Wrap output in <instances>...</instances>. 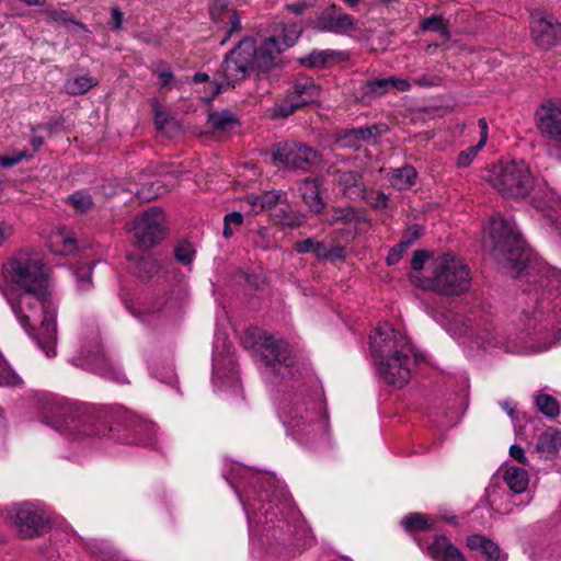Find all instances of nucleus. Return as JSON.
<instances>
[{"label":"nucleus","mask_w":561,"mask_h":561,"mask_svg":"<svg viewBox=\"0 0 561 561\" xmlns=\"http://www.w3.org/2000/svg\"><path fill=\"white\" fill-rule=\"evenodd\" d=\"M493 256L512 267L534 300L531 314L524 312L526 334L537 336L534 353L546 352L561 340V271L531 259L513 217L493 216L484 230Z\"/></svg>","instance_id":"1"},{"label":"nucleus","mask_w":561,"mask_h":561,"mask_svg":"<svg viewBox=\"0 0 561 561\" xmlns=\"http://www.w3.org/2000/svg\"><path fill=\"white\" fill-rule=\"evenodd\" d=\"M34 398L43 411L44 422L68 440L72 459H79L92 448L93 437L108 435L116 442L142 447H157L159 443L158 426L124 408L115 410L114 421L107 428L103 414L93 409L67 408L62 399L48 392H35Z\"/></svg>","instance_id":"2"},{"label":"nucleus","mask_w":561,"mask_h":561,"mask_svg":"<svg viewBox=\"0 0 561 561\" xmlns=\"http://www.w3.org/2000/svg\"><path fill=\"white\" fill-rule=\"evenodd\" d=\"M7 285L21 293L12 304V311L21 327L33 334L38 347L47 357L56 355L57 323L56 302L50 291L49 267L36 252L22 250L11 256L2 266Z\"/></svg>","instance_id":"3"},{"label":"nucleus","mask_w":561,"mask_h":561,"mask_svg":"<svg viewBox=\"0 0 561 561\" xmlns=\"http://www.w3.org/2000/svg\"><path fill=\"white\" fill-rule=\"evenodd\" d=\"M275 404L286 435L297 444L309 446L327 439L330 424L320 387L309 391L291 385L279 391Z\"/></svg>","instance_id":"4"},{"label":"nucleus","mask_w":561,"mask_h":561,"mask_svg":"<svg viewBox=\"0 0 561 561\" xmlns=\"http://www.w3.org/2000/svg\"><path fill=\"white\" fill-rule=\"evenodd\" d=\"M368 344L376 374L385 383L397 388L410 381L413 368L424 359L410 339L388 322L374 330Z\"/></svg>","instance_id":"5"},{"label":"nucleus","mask_w":561,"mask_h":561,"mask_svg":"<svg viewBox=\"0 0 561 561\" xmlns=\"http://www.w3.org/2000/svg\"><path fill=\"white\" fill-rule=\"evenodd\" d=\"M447 331L468 350L516 351L514 346H511L505 333L488 317L472 319L457 316L450 322Z\"/></svg>","instance_id":"6"},{"label":"nucleus","mask_w":561,"mask_h":561,"mask_svg":"<svg viewBox=\"0 0 561 561\" xmlns=\"http://www.w3.org/2000/svg\"><path fill=\"white\" fill-rule=\"evenodd\" d=\"M471 285L468 266L456 255L446 253L432 260L430 276L420 279L419 286L444 296H458Z\"/></svg>","instance_id":"7"},{"label":"nucleus","mask_w":561,"mask_h":561,"mask_svg":"<svg viewBox=\"0 0 561 561\" xmlns=\"http://www.w3.org/2000/svg\"><path fill=\"white\" fill-rule=\"evenodd\" d=\"M243 345L254 352L260 357V362L267 371L276 375L285 376L286 373L291 374L294 358L291 351L286 341L266 331L253 327L245 331Z\"/></svg>","instance_id":"8"},{"label":"nucleus","mask_w":561,"mask_h":561,"mask_svg":"<svg viewBox=\"0 0 561 561\" xmlns=\"http://www.w3.org/2000/svg\"><path fill=\"white\" fill-rule=\"evenodd\" d=\"M484 179L499 194L515 199L525 198L534 187L530 168L522 159L492 164Z\"/></svg>","instance_id":"9"},{"label":"nucleus","mask_w":561,"mask_h":561,"mask_svg":"<svg viewBox=\"0 0 561 561\" xmlns=\"http://www.w3.org/2000/svg\"><path fill=\"white\" fill-rule=\"evenodd\" d=\"M211 381L215 389L227 394L239 396L242 387L237 370V363L228 335L217 330L213 346Z\"/></svg>","instance_id":"10"},{"label":"nucleus","mask_w":561,"mask_h":561,"mask_svg":"<svg viewBox=\"0 0 561 561\" xmlns=\"http://www.w3.org/2000/svg\"><path fill=\"white\" fill-rule=\"evenodd\" d=\"M254 60V41L251 37L243 38L237 47L231 49L221 64L215 82L211 83V95L206 101H211L221 90H226L242 80Z\"/></svg>","instance_id":"11"},{"label":"nucleus","mask_w":561,"mask_h":561,"mask_svg":"<svg viewBox=\"0 0 561 561\" xmlns=\"http://www.w3.org/2000/svg\"><path fill=\"white\" fill-rule=\"evenodd\" d=\"M72 363L117 383L127 382L117 362L105 353L98 336L84 342L78 355L72 358Z\"/></svg>","instance_id":"12"},{"label":"nucleus","mask_w":561,"mask_h":561,"mask_svg":"<svg viewBox=\"0 0 561 561\" xmlns=\"http://www.w3.org/2000/svg\"><path fill=\"white\" fill-rule=\"evenodd\" d=\"M224 477L233 491H283L287 488L285 480L275 472L256 470L239 463L232 465Z\"/></svg>","instance_id":"13"},{"label":"nucleus","mask_w":561,"mask_h":561,"mask_svg":"<svg viewBox=\"0 0 561 561\" xmlns=\"http://www.w3.org/2000/svg\"><path fill=\"white\" fill-rule=\"evenodd\" d=\"M9 517L19 538L32 539L43 534L51 520V513L38 503L24 502L12 505Z\"/></svg>","instance_id":"14"},{"label":"nucleus","mask_w":561,"mask_h":561,"mask_svg":"<svg viewBox=\"0 0 561 561\" xmlns=\"http://www.w3.org/2000/svg\"><path fill=\"white\" fill-rule=\"evenodd\" d=\"M164 221L163 211L158 207H151L129 222L127 229L133 233L139 247L150 248L162 240Z\"/></svg>","instance_id":"15"},{"label":"nucleus","mask_w":561,"mask_h":561,"mask_svg":"<svg viewBox=\"0 0 561 561\" xmlns=\"http://www.w3.org/2000/svg\"><path fill=\"white\" fill-rule=\"evenodd\" d=\"M327 222L329 226L335 227L334 237L344 243L352 242L369 226L367 218L351 206L333 208Z\"/></svg>","instance_id":"16"},{"label":"nucleus","mask_w":561,"mask_h":561,"mask_svg":"<svg viewBox=\"0 0 561 561\" xmlns=\"http://www.w3.org/2000/svg\"><path fill=\"white\" fill-rule=\"evenodd\" d=\"M319 87L311 78L299 77L294 81L284 101L276 106L275 113L286 117L299 107L313 103L319 98Z\"/></svg>","instance_id":"17"},{"label":"nucleus","mask_w":561,"mask_h":561,"mask_svg":"<svg viewBox=\"0 0 561 561\" xmlns=\"http://www.w3.org/2000/svg\"><path fill=\"white\" fill-rule=\"evenodd\" d=\"M535 124L542 138L561 144V101L542 102L535 112Z\"/></svg>","instance_id":"18"},{"label":"nucleus","mask_w":561,"mask_h":561,"mask_svg":"<svg viewBox=\"0 0 561 561\" xmlns=\"http://www.w3.org/2000/svg\"><path fill=\"white\" fill-rule=\"evenodd\" d=\"M273 158L288 169L307 170L317 161L318 153L307 145L286 141L275 147Z\"/></svg>","instance_id":"19"},{"label":"nucleus","mask_w":561,"mask_h":561,"mask_svg":"<svg viewBox=\"0 0 561 561\" xmlns=\"http://www.w3.org/2000/svg\"><path fill=\"white\" fill-rule=\"evenodd\" d=\"M531 205L543 218L550 232L561 239V197L550 187H547L531 198Z\"/></svg>","instance_id":"20"},{"label":"nucleus","mask_w":561,"mask_h":561,"mask_svg":"<svg viewBox=\"0 0 561 561\" xmlns=\"http://www.w3.org/2000/svg\"><path fill=\"white\" fill-rule=\"evenodd\" d=\"M530 30L534 41L542 48H549L561 42V23L550 14L531 13Z\"/></svg>","instance_id":"21"},{"label":"nucleus","mask_w":561,"mask_h":561,"mask_svg":"<svg viewBox=\"0 0 561 561\" xmlns=\"http://www.w3.org/2000/svg\"><path fill=\"white\" fill-rule=\"evenodd\" d=\"M285 51L275 36L265 38L257 47L254 45L255 65L261 71H270L280 65V55Z\"/></svg>","instance_id":"22"},{"label":"nucleus","mask_w":561,"mask_h":561,"mask_svg":"<svg viewBox=\"0 0 561 561\" xmlns=\"http://www.w3.org/2000/svg\"><path fill=\"white\" fill-rule=\"evenodd\" d=\"M209 12L215 23H226L228 25L226 36L220 41L224 45L234 33L241 31V20L236 11L227 8V0H210Z\"/></svg>","instance_id":"23"},{"label":"nucleus","mask_w":561,"mask_h":561,"mask_svg":"<svg viewBox=\"0 0 561 561\" xmlns=\"http://www.w3.org/2000/svg\"><path fill=\"white\" fill-rule=\"evenodd\" d=\"M425 552L434 561H465L462 552L444 535H436Z\"/></svg>","instance_id":"24"},{"label":"nucleus","mask_w":561,"mask_h":561,"mask_svg":"<svg viewBox=\"0 0 561 561\" xmlns=\"http://www.w3.org/2000/svg\"><path fill=\"white\" fill-rule=\"evenodd\" d=\"M335 181L341 188L343 195L352 201L364 198L365 185L363 176L357 171H336Z\"/></svg>","instance_id":"25"},{"label":"nucleus","mask_w":561,"mask_h":561,"mask_svg":"<svg viewBox=\"0 0 561 561\" xmlns=\"http://www.w3.org/2000/svg\"><path fill=\"white\" fill-rule=\"evenodd\" d=\"M561 448V430L549 427L542 432L536 443V453L541 459L553 460Z\"/></svg>","instance_id":"26"},{"label":"nucleus","mask_w":561,"mask_h":561,"mask_svg":"<svg viewBox=\"0 0 561 561\" xmlns=\"http://www.w3.org/2000/svg\"><path fill=\"white\" fill-rule=\"evenodd\" d=\"M49 250L59 255H67L76 250V240L66 228H57L48 239Z\"/></svg>","instance_id":"27"},{"label":"nucleus","mask_w":561,"mask_h":561,"mask_svg":"<svg viewBox=\"0 0 561 561\" xmlns=\"http://www.w3.org/2000/svg\"><path fill=\"white\" fill-rule=\"evenodd\" d=\"M302 198L306 205L316 213L324 208V202L319 191V181L317 179H306L300 186Z\"/></svg>","instance_id":"28"},{"label":"nucleus","mask_w":561,"mask_h":561,"mask_svg":"<svg viewBox=\"0 0 561 561\" xmlns=\"http://www.w3.org/2000/svg\"><path fill=\"white\" fill-rule=\"evenodd\" d=\"M478 125L480 128V140L476 146L469 147L466 150L461 151L457 159V165L459 168L469 167L478 152L485 146L488 136H489V127L485 118H480L478 121Z\"/></svg>","instance_id":"29"},{"label":"nucleus","mask_w":561,"mask_h":561,"mask_svg":"<svg viewBox=\"0 0 561 561\" xmlns=\"http://www.w3.org/2000/svg\"><path fill=\"white\" fill-rule=\"evenodd\" d=\"M379 134L377 126L360 127L347 130L344 135L339 138V144L342 147H358L360 141L375 139Z\"/></svg>","instance_id":"30"},{"label":"nucleus","mask_w":561,"mask_h":561,"mask_svg":"<svg viewBox=\"0 0 561 561\" xmlns=\"http://www.w3.org/2000/svg\"><path fill=\"white\" fill-rule=\"evenodd\" d=\"M254 211L270 209L276 204L287 201V193L284 191H268L260 195H252L248 198Z\"/></svg>","instance_id":"31"},{"label":"nucleus","mask_w":561,"mask_h":561,"mask_svg":"<svg viewBox=\"0 0 561 561\" xmlns=\"http://www.w3.org/2000/svg\"><path fill=\"white\" fill-rule=\"evenodd\" d=\"M467 546L471 550H480L488 561H500L501 551L499 546L481 535L469 536L467 538Z\"/></svg>","instance_id":"32"},{"label":"nucleus","mask_w":561,"mask_h":561,"mask_svg":"<svg viewBox=\"0 0 561 561\" xmlns=\"http://www.w3.org/2000/svg\"><path fill=\"white\" fill-rule=\"evenodd\" d=\"M511 491H527L529 474L524 468L516 466L507 467L502 476Z\"/></svg>","instance_id":"33"},{"label":"nucleus","mask_w":561,"mask_h":561,"mask_svg":"<svg viewBox=\"0 0 561 561\" xmlns=\"http://www.w3.org/2000/svg\"><path fill=\"white\" fill-rule=\"evenodd\" d=\"M47 18L50 22L65 26L69 32H88L84 24L77 21L68 11L61 9H47Z\"/></svg>","instance_id":"34"},{"label":"nucleus","mask_w":561,"mask_h":561,"mask_svg":"<svg viewBox=\"0 0 561 561\" xmlns=\"http://www.w3.org/2000/svg\"><path fill=\"white\" fill-rule=\"evenodd\" d=\"M436 518L423 513H410L402 520L401 525L408 533L430 530L434 527Z\"/></svg>","instance_id":"35"},{"label":"nucleus","mask_w":561,"mask_h":561,"mask_svg":"<svg viewBox=\"0 0 561 561\" xmlns=\"http://www.w3.org/2000/svg\"><path fill=\"white\" fill-rule=\"evenodd\" d=\"M416 171L411 165L394 169L388 174L389 182L397 190H407L414 184Z\"/></svg>","instance_id":"36"},{"label":"nucleus","mask_w":561,"mask_h":561,"mask_svg":"<svg viewBox=\"0 0 561 561\" xmlns=\"http://www.w3.org/2000/svg\"><path fill=\"white\" fill-rule=\"evenodd\" d=\"M245 493H239V500L242 503L244 510L250 513H254L259 519L261 520V517H264L265 523H274L275 519H277L278 514H282L278 507L276 510L273 507L271 503L267 505L263 504L259 508L255 507L254 504L250 503V499L248 496H244Z\"/></svg>","instance_id":"37"},{"label":"nucleus","mask_w":561,"mask_h":561,"mask_svg":"<svg viewBox=\"0 0 561 561\" xmlns=\"http://www.w3.org/2000/svg\"><path fill=\"white\" fill-rule=\"evenodd\" d=\"M322 28L332 33H342L353 26L352 18L346 13L325 14L321 19Z\"/></svg>","instance_id":"38"},{"label":"nucleus","mask_w":561,"mask_h":561,"mask_svg":"<svg viewBox=\"0 0 561 561\" xmlns=\"http://www.w3.org/2000/svg\"><path fill=\"white\" fill-rule=\"evenodd\" d=\"M312 254L318 260L336 261L346 257V249L342 244H325L321 241H316Z\"/></svg>","instance_id":"39"},{"label":"nucleus","mask_w":561,"mask_h":561,"mask_svg":"<svg viewBox=\"0 0 561 561\" xmlns=\"http://www.w3.org/2000/svg\"><path fill=\"white\" fill-rule=\"evenodd\" d=\"M276 31H280V36L277 39H279L285 50L294 46L301 35V27L296 23H277L275 25V32Z\"/></svg>","instance_id":"40"},{"label":"nucleus","mask_w":561,"mask_h":561,"mask_svg":"<svg viewBox=\"0 0 561 561\" xmlns=\"http://www.w3.org/2000/svg\"><path fill=\"white\" fill-rule=\"evenodd\" d=\"M535 403L537 409L547 417L554 419L560 413L558 400L550 394L538 393L535 397Z\"/></svg>","instance_id":"41"},{"label":"nucleus","mask_w":561,"mask_h":561,"mask_svg":"<svg viewBox=\"0 0 561 561\" xmlns=\"http://www.w3.org/2000/svg\"><path fill=\"white\" fill-rule=\"evenodd\" d=\"M98 81L89 76H79L76 78L68 79L65 83V89L69 94H83L90 89L95 87Z\"/></svg>","instance_id":"42"},{"label":"nucleus","mask_w":561,"mask_h":561,"mask_svg":"<svg viewBox=\"0 0 561 561\" xmlns=\"http://www.w3.org/2000/svg\"><path fill=\"white\" fill-rule=\"evenodd\" d=\"M333 50H313L306 57L300 58V64L309 68H321L335 56Z\"/></svg>","instance_id":"43"},{"label":"nucleus","mask_w":561,"mask_h":561,"mask_svg":"<svg viewBox=\"0 0 561 561\" xmlns=\"http://www.w3.org/2000/svg\"><path fill=\"white\" fill-rule=\"evenodd\" d=\"M159 271V265L156 260L150 256H142L135 266V274L141 278H149L152 275L157 274Z\"/></svg>","instance_id":"44"},{"label":"nucleus","mask_w":561,"mask_h":561,"mask_svg":"<svg viewBox=\"0 0 561 561\" xmlns=\"http://www.w3.org/2000/svg\"><path fill=\"white\" fill-rule=\"evenodd\" d=\"M67 203L78 211L85 213L93 206V198L84 191H77L68 196Z\"/></svg>","instance_id":"45"},{"label":"nucleus","mask_w":561,"mask_h":561,"mask_svg":"<svg viewBox=\"0 0 561 561\" xmlns=\"http://www.w3.org/2000/svg\"><path fill=\"white\" fill-rule=\"evenodd\" d=\"M234 122L236 121L233 115L228 111L211 113L208 116L209 125L216 130L225 131L229 129L234 124Z\"/></svg>","instance_id":"46"},{"label":"nucleus","mask_w":561,"mask_h":561,"mask_svg":"<svg viewBox=\"0 0 561 561\" xmlns=\"http://www.w3.org/2000/svg\"><path fill=\"white\" fill-rule=\"evenodd\" d=\"M91 274H92L91 265H83L76 270V272H75L76 286L80 293H87L92 288L93 284L91 280Z\"/></svg>","instance_id":"47"},{"label":"nucleus","mask_w":561,"mask_h":561,"mask_svg":"<svg viewBox=\"0 0 561 561\" xmlns=\"http://www.w3.org/2000/svg\"><path fill=\"white\" fill-rule=\"evenodd\" d=\"M421 27L423 31H433L437 32L445 38L449 37L448 26L443 21L442 16L432 15L422 21Z\"/></svg>","instance_id":"48"},{"label":"nucleus","mask_w":561,"mask_h":561,"mask_svg":"<svg viewBox=\"0 0 561 561\" xmlns=\"http://www.w3.org/2000/svg\"><path fill=\"white\" fill-rule=\"evenodd\" d=\"M496 495L495 499L492 500V505H495V510L502 514H508L512 512L511 504H516V495L519 493H494Z\"/></svg>","instance_id":"49"},{"label":"nucleus","mask_w":561,"mask_h":561,"mask_svg":"<svg viewBox=\"0 0 561 561\" xmlns=\"http://www.w3.org/2000/svg\"><path fill=\"white\" fill-rule=\"evenodd\" d=\"M175 259L183 265H191L195 255V249L188 241H181L174 250Z\"/></svg>","instance_id":"50"},{"label":"nucleus","mask_w":561,"mask_h":561,"mask_svg":"<svg viewBox=\"0 0 561 561\" xmlns=\"http://www.w3.org/2000/svg\"><path fill=\"white\" fill-rule=\"evenodd\" d=\"M22 382L21 378L10 368L8 363L0 356V387L16 386Z\"/></svg>","instance_id":"51"},{"label":"nucleus","mask_w":561,"mask_h":561,"mask_svg":"<svg viewBox=\"0 0 561 561\" xmlns=\"http://www.w3.org/2000/svg\"><path fill=\"white\" fill-rule=\"evenodd\" d=\"M389 78L375 79L366 82L365 93L368 95H382L389 90Z\"/></svg>","instance_id":"52"},{"label":"nucleus","mask_w":561,"mask_h":561,"mask_svg":"<svg viewBox=\"0 0 561 561\" xmlns=\"http://www.w3.org/2000/svg\"><path fill=\"white\" fill-rule=\"evenodd\" d=\"M243 224V215L240 211H232L224 217V237L230 238L233 234V227Z\"/></svg>","instance_id":"53"},{"label":"nucleus","mask_w":561,"mask_h":561,"mask_svg":"<svg viewBox=\"0 0 561 561\" xmlns=\"http://www.w3.org/2000/svg\"><path fill=\"white\" fill-rule=\"evenodd\" d=\"M411 247V241L401 240L397 245L390 249L387 255V264L396 265L402 259L403 253Z\"/></svg>","instance_id":"54"},{"label":"nucleus","mask_w":561,"mask_h":561,"mask_svg":"<svg viewBox=\"0 0 561 561\" xmlns=\"http://www.w3.org/2000/svg\"><path fill=\"white\" fill-rule=\"evenodd\" d=\"M32 158H33V153H30L27 150H22L11 157L0 156V167L11 168L13 165L19 164L22 160H28Z\"/></svg>","instance_id":"55"},{"label":"nucleus","mask_w":561,"mask_h":561,"mask_svg":"<svg viewBox=\"0 0 561 561\" xmlns=\"http://www.w3.org/2000/svg\"><path fill=\"white\" fill-rule=\"evenodd\" d=\"M366 202L375 209L388 207V196L383 192H371L369 196H365Z\"/></svg>","instance_id":"56"},{"label":"nucleus","mask_w":561,"mask_h":561,"mask_svg":"<svg viewBox=\"0 0 561 561\" xmlns=\"http://www.w3.org/2000/svg\"><path fill=\"white\" fill-rule=\"evenodd\" d=\"M154 75L158 77L161 85L165 87L173 80V72L164 62H159L154 69Z\"/></svg>","instance_id":"57"},{"label":"nucleus","mask_w":561,"mask_h":561,"mask_svg":"<svg viewBox=\"0 0 561 561\" xmlns=\"http://www.w3.org/2000/svg\"><path fill=\"white\" fill-rule=\"evenodd\" d=\"M306 221L305 215L301 214H288L284 211L282 224L284 226L295 228L301 226Z\"/></svg>","instance_id":"58"},{"label":"nucleus","mask_w":561,"mask_h":561,"mask_svg":"<svg viewBox=\"0 0 561 561\" xmlns=\"http://www.w3.org/2000/svg\"><path fill=\"white\" fill-rule=\"evenodd\" d=\"M316 241L317 240L313 238H307L302 241L296 242L294 249L299 254L312 253Z\"/></svg>","instance_id":"59"},{"label":"nucleus","mask_w":561,"mask_h":561,"mask_svg":"<svg viewBox=\"0 0 561 561\" xmlns=\"http://www.w3.org/2000/svg\"><path fill=\"white\" fill-rule=\"evenodd\" d=\"M427 260L428 253L426 251H415L411 261V267L414 271H421Z\"/></svg>","instance_id":"60"},{"label":"nucleus","mask_w":561,"mask_h":561,"mask_svg":"<svg viewBox=\"0 0 561 561\" xmlns=\"http://www.w3.org/2000/svg\"><path fill=\"white\" fill-rule=\"evenodd\" d=\"M510 456L524 466L528 465V459L525 455L524 448L517 444L510 447Z\"/></svg>","instance_id":"61"},{"label":"nucleus","mask_w":561,"mask_h":561,"mask_svg":"<svg viewBox=\"0 0 561 561\" xmlns=\"http://www.w3.org/2000/svg\"><path fill=\"white\" fill-rule=\"evenodd\" d=\"M389 80H390V88H393L400 92L409 91L411 88L410 82L405 79L389 77Z\"/></svg>","instance_id":"62"},{"label":"nucleus","mask_w":561,"mask_h":561,"mask_svg":"<svg viewBox=\"0 0 561 561\" xmlns=\"http://www.w3.org/2000/svg\"><path fill=\"white\" fill-rule=\"evenodd\" d=\"M438 78L428 76H422L413 80V82L419 87H434L438 84Z\"/></svg>","instance_id":"63"},{"label":"nucleus","mask_w":561,"mask_h":561,"mask_svg":"<svg viewBox=\"0 0 561 561\" xmlns=\"http://www.w3.org/2000/svg\"><path fill=\"white\" fill-rule=\"evenodd\" d=\"M12 231H13L12 226L9 222H5V221L0 222V247L12 234Z\"/></svg>","instance_id":"64"}]
</instances>
